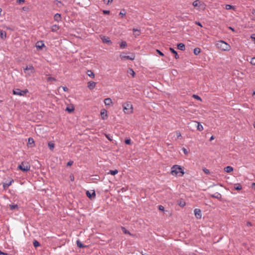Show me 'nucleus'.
Segmentation results:
<instances>
[{
    "label": "nucleus",
    "mask_w": 255,
    "mask_h": 255,
    "mask_svg": "<svg viewBox=\"0 0 255 255\" xmlns=\"http://www.w3.org/2000/svg\"><path fill=\"white\" fill-rule=\"evenodd\" d=\"M120 57L123 61L126 60H133L135 58V55L133 53H131L130 56H128L127 53L122 52L120 54Z\"/></svg>",
    "instance_id": "5"
},
{
    "label": "nucleus",
    "mask_w": 255,
    "mask_h": 255,
    "mask_svg": "<svg viewBox=\"0 0 255 255\" xmlns=\"http://www.w3.org/2000/svg\"><path fill=\"white\" fill-rule=\"evenodd\" d=\"M100 38L103 43H107L109 45L112 44V42L109 37L104 35H101Z\"/></svg>",
    "instance_id": "8"
},
{
    "label": "nucleus",
    "mask_w": 255,
    "mask_h": 255,
    "mask_svg": "<svg viewBox=\"0 0 255 255\" xmlns=\"http://www.w3.org/2000/svg\"><path fill=\"white\" fill-rule=\"evenodd\" d=\"M192 5L194 7H200L203 5V3L201 1H200L199 0H196L193 2Z\"/></svg>",
    "instance_id": "11"
},
{
    "label": "nucleus",
    "mask_w": 255,
    "mask_h": 255,
    "mask_svg": "<svg viewBox=\"0 0 255 255\" xmlns=\"http://www.w3.org/2000/svg\"><path fill=\"white\" fill-rule=\"evenodd\" d=\"M122 230L125 234L131 235L130 233L128 231L125 227H122Z\"/></svg>",
    "instance_id": "31"
},
{
    "label": "nucleus",
    "mask_w": 255,
    "mask_h": 255,
    "mask_svg": "<svg viewBox=\"0 0 255 255\" xmlns=\"http://www.w3.org/2000/svg\"><path fill=\"white\" fill-rule=\"evenodd\" d=\"M12 182H13V180H12L11 181H10V182H9V183H8V184H7V186H10V185H11V184Z\"/></svg>",
    "instance_id": "59"
},
{
    "label": "nucleus",
    "mask_w": 255,
    "mask_h": 255,
    "mask_svg": "<svg viewBox=\"0 0 255 255\" xmlns=\"http://www.w3.org/2000/svg\"><path fill=\"white\" fill-rule=\"evenodd\" d=\"M44 46V44L42 41H38L36 43V47L37 48L41 49Z\"/></svg>",
    "instance_id": "15"
},
{
    "label": "nucleus",
    "mask_w": 255,
    "mask_h": 255,
    "mask_svg": "<svg viewBox=\"0 0 255 255\" xmlns=\"http://www.w3.org/2000/svg\"><path fill=\"white\" fill-rule=\"evenodd\" d=\"M103 13H105V14H109L110 13V11L109 10H103Z\"/></svg>",
    "instance_id": "54"
},
{
    "label": "nucleus",
    "mask_w": 255,
    "mask_h": 255,
    "mask_svg": "<svg viewBox=\"0 0 255 255\" xmlns=\"http://www.w3.org/2000/svg\"><path fill=\"white\" fill-rule=\"evenodd\" d=\"M254 128H255V122L254 123Z\"/></svg>",
    "instance_id": "63"
},
{
    "label": "nucleus",
    "mask_w": 255,
    "mask_h": 255,
    "mask_svg": "<svg viewBox=\"0 0 255 255\" xmlns=\"http://www.w3.org/2000/svg\"><path fill=\"white\" fill-rule=\"evenodd\" d=\"M128 73L132 75V77L134 76L135 72L132 69H129L128 71Z\"/></svg>",
    "instance_id": "32"
},
{
    "label": "nucleus",
    "mask_w": 255,
    "mask_h": 255,
    "mask_svg": "<svg viewBox=\"0 0 255 255\" xmlns=\"http://www.w3.org/2000/svg\"><path fill=\"white\" fill-rule=\"evenodd\" d=\"M225 8L227 10H230V9L233 8V6L230 4H226L225 5Z\"/></svg>",
    "instance_id": "38"
},
{
    "label": "nucleus",
    "mask_w": 255,
    "mask_h": 255,
    "mask_svg": "<svg viewBox=\"0 0 255 255\" xmlns=\"http://www.w3.org/2000/svg\"><path fill=\"white\" fill-rule=\"evenodd\" d=\"M203 171L204 172L206 173V174H209L210 173V171L209 170H208V169H206V168H204L203 169Z\"/></svg>",
    "instance_id": "49"
},
{
    "label": "nucleus",
    "mask_w": 255,
    "mask_h": 255,
    "mask_svg": "<svg viewBox=\"0 0 255 255\" xmlns=\"http://www.w3.org/2000/svg\"><path fill=\"white\" fill-rule=\"evenodd\" d=\"M169 50L172 53H173L174 55H175V58L176 59H178L179 58V56L177 53V52L172 48H169Z\"/></svg>",
    "instance_id": "22"
},
{
    "label": "nucleus",
    "mask_w": 255,
    "mask_h": 255,
    "mask_svg": "<svg viewBox=\"0 0 255 255\" xmlns=\"http://www.w3.org/2000/svg\"><path fill=\"white\" fill-rule=\"evenodd\" d=\"M33 244L35 247H38L40 246V244L39 243V242L38 241H37L36 240H34L33 241Z\"/></svg>",
    "instance_id": "36"
},
{
    "label": "nucleus",
    "mask_w": 255,
    "mask_h": 255,
    "mask_svg": "<svg viewBox=\"0 0 255 255\" xmlns=\"http://www.w3.org/2000/svg\"><path fill=\"white\" fill-rule=\"evenodd\" d=\"M34 143V139L31 137H29L28 138V144H29V145L33 144Z\"/></svg>",
    "instance_id": "33"
},
{
    "label": "nucleus",
    "mask_w": 255,
    "mask_h": 255,
    "mask_svg": "<svg viewBox=\"0 0 255 255\" xmlns=\"http://www.w3.org/2000/svg\"><path fill=\"white\" fill-rule=\"evenodd\" d=\"M104 104L106 106H112L113 102L111 98H108L104 100Z\"/></svg>",
    "instance_id": "13"
},
{
    "label": "nucleus",
    "mask_w": 255,
    "mask_h": 255,
    "mask_svg": "<svg viewBox=\"0 0 255 255\" xmlns=\"http://www.w3.org/2000/svg\"><path fill=\"white\" fill-rule=\"evenodd\" d=\"M47 81H56V79L53 78V77H48L47 78Z\"/></svg>",
    "instance_id": "45"
},
{
    "label": "nucleus",
    "mask_w": 255,
    "mask_h": 255,
    "mask_svg": "<svg viewBox=\"0 0 255 255\" xmlns=\"http://www.w3.org/2000/svg\"><path fill=\"white\" fill-rule=\"evenodd\" d=\"M101 116L103 120H106L108 118L107 111L106 109H103L101 110Z\"/></svg>",
    "instance_id": "9"
},
{
    "label": "nucleus",
    "mask_w": 255,
    "mask_h": 255,
    "mask_svg": "<svg viewBox=\"0 0 255 255\" xmlns=\"http://www.w3.org/2000/svg\"><path fill=\"white\" fill-rule=\"evenodd\" d=\"M234 188L236 190H240L242 189V186L241 184H236L234 186Z\"/></svg>",
    "instance_id": "29"
},
{
    "label": "nucleus",
    "mask_w": 255,
    "mask_h": 255,
    "mask_svg": "<svg viewBox=\"0 0 255 255\" xmlns=\"http://www.w3.org/2000/svg\"><path fill=\"white\" fill-rule=\"evenodd\" d=\"M251 38L255 39V34L252 35Z\"/></svg>",
    "instance_id": "60"
},
{
    "label": "nucleus",
    "mask_w": 255,
    "mask_h": 255,
    "mask_svg": "<svg viewBox=\"0 0 255 255\" xmlns=\"http://www.w3.org/2000/svg\"><path fill=\"white\" fill-rule=\"evenodd\" d=\"M118 173V171L117 169L115 170H110L109 173L112 175H115Z\"/></svg>",
    "instance_id": "28"
},
{
    "label": "nucleus",
    "mask_w": 255,
    "mask_h": 255,
    "mask_svg": "<svg viewBox=\"0 0 255 255\" xmlns=\"http://www.w3.org/2000/svg\"><path fill=\"white\" fill-rule=\"evenodd\" d=\"M253 95H255V91H254V92H253Z\"/></svg>",
    "instance_id": "64"
},
{
    "label": "nucleus",
    "mask_w": 255,
    "mask_h": 255,
    "mask_svg": "<svg viewBox=\"0 0 255 255\" xmlns=\"http://www.w3.org/2000/svg\"><path fill=\"white\" fill-rule=\"evenodd\" d=\"M211 197L218 199H221L222 198L221 194L218 192H216L214 194L211 195Z\"/></svg>",
    "instance_id": "16"
},
{
    "label": "nucleus",
    "mask_w": 255,
    "mask_h": 255,
    "mask_svg": "<svg viewBox=\"0 0 255 255\" xmlns=\"http://www.w3.org/2000/svg\"><path fill=\"white\" fill-rule=\"evenodd\" d=\"M178 205L180 207H184L185 205V202L184 201H180L178 203Z\"/></svg>",
    "instance_id": "41"
},
{
    "label": "nucleus",
    "mask_w": 255,
    "mask_h": 255,
    "mask_svg": "<svg viewBox=\"0 0 255 255\" xmlns=\"http://www.w3.org/2000/svg\"><path fill=\"white\" fill-rule=\"evenodd\" d=\"M195 23H196L197 25H198L200 26V27H202V24H201L200 22H199V21H196V22H195Z\"/></svg>",
    "instance_id": "52"
},
{
    "label": "nucleus",
    "mask_w": 255,
    "mask_h": 255,
    "mask_svg": "<svg viewBox=\"0 0 255 255\" xmlns=\"http://www.w3.org/2000/svg\"><path fill=\"white\" fill-rule=\"evenodd\" d=\"M229 28H230V29H231L232 31H234V28H233L232 27H229Z\"/></svg>",
    "instance_id": "62"
},
{
    "label": "nucleus",
    "mask_w": 255,
    "mask_h": 255,
    "mask_svg": "<svg viewBox=\"0 0 255 255\" xmlns=\"http://www.w3.org/2000/svg\"><path fill=\"white\" fill-rule=\"evenodd\" d=\"M182 151H183L184 153L185 154V155H188V151H187V150L184 148V147H183L182 149Z\"/></svg>",
    "instance_id": "43"
},
{
    "label": "nucleus",
    "mask_w": 255,
    "mask_h": 255,
    "mask_svg": "<svg viewBox=\"0 0 255 255\" xmlns=\"http://www.w3.org/2000/svg\"><path fill=\"white\" fill-rule=\"evenodd\" d=\"M77 246L79 248H83L84 247V245H83V244L79 240L77 241Z\"/></svg>",
    "instance_id": "35"
},
{
    "label": "nucleus",
    "mask_w": 255,
    "mask_h": 255,
    "mask_svg": "<svg viewBox=\"0 0 255 255\" xmlns=\"http://www.w3.org/2000/svg\"><path fill=\"white\" fill-rule=\"evenodd\" d=\"M48 145L49 149L51 150H52V151L53 150L54 146H55V144L54 143V142L53 141L49 142L48 143Z\"/></svg>",
    "instance_id": "21"
},
{
    "label": "nucleus",
    "mask_w": 255,
    "mask_h": 255,
    "mask_svg": "<svg viewBox=\"0 0 255 255\" xmlns=\"http://www.w3.org/2000/svg\"><path fill=\"white\" fill-rule=\"evenodd\" d=\"M28 92L27 89H25L24 90H20L19 89H15L13 90L12 93L13 95H18L21 96H23L25 95Z\"/></svg>",
    "instance_id": "6"
},
{
    "label": "nucleus",
    "mask_w": 255,
    "mask_h": 255,
    "mask_svg": "<svg viewBox=\"0 0 255 255\" xmlns=\"http://www.w3.org/2000/svg\"><path fill=\"white\" fill-rule=\"evenodd\" d=\"M193 97L197 100H199L200 101L202 100L201 98L199 96H198L197 95H193Z\"/></svg>",
    "instance_id": "39"
},
{
    "label": "nucleus",
    "mask_w": 255,
    "mask_h": 255,
    "mask_svg": "<svg viewBox=\"0 0 255 255\" xmlns=\"http://www.w3.org/2000/svg\"><path fill=\"white\" fill-rule=\"evenodd\" d=\"M66 110L67 111H69V112H71V111H73V109H69V108H67Z\"/></svg>",
    "instance_id": "61"
},
{
    "label": "nucleus",
    "mask_w": 255,
    "mask_h": 255,
    "mask_svg": "<svg viewBox=\"0 0 255 255\" xmlns=\"http://www.w3.org/2000/svg\"><path fill=\"white\" fill-rule=\"evenodd\" d=\"M123 107L125 114L129 115L133 113V107L130 102H127L123 104Z\"/></svg>",
    "instance_id": "3"
},
{
    "label": "nucleus",
    "mask_w": 255,
    "mask_h": 255,
    "mask_svg": "<svg viewBox=\"0 0 255 255\" xmlns=\"http://www.w3.org/2000/svg\"><path fill=\"white\" fill-rule=\"evenodd\" d=\"M176 136H177V138L178 139H181L182 138V135H181V134L180 131H176Z\"/></svg>",
    "instance_id": "34"
},
{
    "label": "nucleus",
    "mask_w": 255,
    "mask_h": 255,
    "mask_svg": "<svg viewBox=\"0 0 255 255\" xmlns=\"http://www.w3.org/2000/svg\"><path fill=\"white\" fill-rule=\"evenodd\" d=\"M156 52L161 56H164V54L161 52L160 50L157 49L156 50Z\"/></svg>",
    "instance_id": "48"
},
{
    "label": "nucleus",
    "mask_w": 255,
    "mask_h": 255,
    "mask_svg": "<svg viewBox=\"0 0 255 255\" xmlns=\"http://www.w3.org/2000/svg\"><path fill=\"white\" fill-rule=\"evenodd\" d=\"M69 177H70V180H71V181H74V176L73 174H71L70 175Z\"/></svg>",
    "instance_id": "46"
},
{
    "label": "nucleus",
    "mask_w": 255,
    "mask_h": 255,
    "mask_svg": "<svg viewBox=\"0 0 255 255\" xmlns=\"http://www.w3.org/2000/svg\"><path fill=\"white\" fill-rule=\"evenodd\" d=\"M113 0H104L105 3L107 4H108L109 3L112 2Z\"/></svg>",
    "instance_id": "47"
},
{
    "label": "nucleus",
    "mask_w": 255,
    "mask_h": 255,
    "mask_svg": "<svg viewBox=\"0 0 255 255\" xmlns=\"http://www.w3.org/2000/svg\"><path fill=\"white\" fill-rule=\"evenodd\" d=\"M225 172L230 173L233 171V168L231 166H228L224 168Z\"/></svg>",
    "instance_id": "17"
},
{
    "label": "nucleus",
    "mask_w": 255,
    "mask_h": 255,
    "mask_svg": "<svg viewBox=\"0 0 255 255\" xmlns=\"http://www.w3.org/2000/svg\"><path fill=\"white\" fill-rule=\"evenodd\" d=\"M158 209L161 211H164V207L161 205L158 206Z\"/></svg>",
    "instance_id": "50"
},
{
    "label": "nucleus",
    "mask_w": 255,
    "mask_h": 255,
    "mask_svg": "<svg viewBox=\"0 0 255 255\" xmlns=\"http://www.w3.org/2000/svg\"><path fill=\"white\" fill-rule=\"evenodd\" d=\"M72 164H73V161H70L67 162V166H71Z\"/></svg>",
    "instance_id": "51"
},
{
    "label": "nucleus",
    "mask_w": 255,
    "mask_h": 255,
    "mask_svg": "<svg viewBox=\"0 0 255 255\" xmlns=\"http://www.w3.org/2000/svg\"><path fill=\"white\" fill-rule=\"evenodd\" d=\"M23 71L26 77L32 76L35 72V69L32 65H27L23 68Z\"/></svg>",
    "instance_id": "4"
},
{
    "label": "nucleus",
    "mask_w": 255,
    "mask_h": 255,
    "mask_svg": "<svg viewBox=\"0 0 255 255\" xmlns=\"http://www.w3.org/2000/svg\"><path fill=\"white\" fill-rule=\"evenodd\" d=\"M125 143L127 144H130L131 143V140L130 139L128 138V139H126L125 140Z\"/></svg>",
    "instance_id": "44"
},
{
    "label": "nucleus",
    "mask_w": 255,
    "mask_h": 255,
    "mask_svg": "<svg viewBox=\"0 0 255 255\" xmlns=\"http://www.w3.org/2000/svg\"><path fill=\"white\" fill-rule=\"evenodd\" d=\"M195 123L197 125V130H198L199 131L203 130V126L201 124H200V123H199V122H196Z\"/></svg>",
    "instance_id": "20"
},
{
    "label": "nucleus",
    "mask_w": 255,
    "mask_h": 255,
    "mask_svg": "<svg viewBox=\"0 0 255 255\" xmlns=\"http://www.w3.org/2000/svg\"><path fill=\"white\" fill-rule=\"evenodd\" d=\"M96 85V83L95 82H89L88 83V87L90 90H92L95 87Z\"/></svg>",
    "instance_id": "14"
},
{
    "label": "nucleus",
    "mask_w": 255,
    "mask_h": 255,
    "mask_svg": "<svg viewBox=\"0 0 255 255\" xmlns=\"http://www.w3.org/2000/svg\"><path fill=\"white\" fill-rule=\"evenodd\" d=\"M24 1V0H17V2L19 3H21V2H23Z\"/></svg>",
    "instance_id": "57"
},
{
    "label": "nucleus",
    "mask_w": 255,
    "mask_h": 255,
    "mask_svg": "<svg viewBox=\"0 0 255 255\" xmlns=\"http://www.w3.org/2000/svg\"><path fill=\"white\" fill-rule=\"evenodd\" d=\"M195 216L197 219H200L202 217L201 211L199 209H195L194 211Z\"/></svg>",
    "instance_id": "10"
},
{
    "label": "nucleus",
    "mask_w": 255,
    "mask_h": 255,
    "mask_svg": "<svg viewBox=\"0 0 255 255\" xmlns=\"http://www.w3.org/2000/svg\"><path fill=\"white\" fill-rule=\"evenodd\" d=\"M120 45V47L122 49H124L127 46V42L125 41H122V42H121Z\"/></svg>",
    "instance_id": "23"
},
{
    "label": "nucleus",
    "mask_w": 255,
    "mask_h": 255,
    "mask_svg": "<svg viewBox=\"0 0 255 255\" xmlns=\"http://www.w3.org/2000/svg\"><path fill=\"white\" fill-rule=\"evenodd\" d=\"M216 46L217 48L223 51H230L231 50V46L224 40H219L217 42Z\"/></svg>",
    "instance_id": "2"
},
{
    "label": "nucleus",
    "mask_w": 255,
    "mask_h": 255,
    "mask_svg": "<svg viewBox=\"0 0 255 255\" xmlns=\"http://www.w3.org/2000/svg\"><path fill=\"white\" fill-rule=\"evenodd\" d=\"M214 138H215L214 136L212 135L211 136V137L210 138V140L211 141V140H213Z\"/></svg>",
    "instance_id": "58"
},
{
    "label": "nucleus",
    "mask_w": 255,
    "mask_h": 255,
    "mask_svg": "<svg viewBox=\"0 0 255 255\" xmlns=\"http://www.w3.org/2000/svg\"><path fill=\"white\" fill-rule=\"evenodd\" d=\"M87 74L89 77H92L93 78H94L95 77L94 73L91 70H88L87 71Z\"/></svg>",
    "instance_id": "30"
},
{
    "label": "nucleus",
    "mask_w": 255,
    "mask_h": 255,
    "mask_svg": "<svg viewBox=\"0 0 255 255\" xmlns=\"http://www.w3.org/2000/svg\"><path fill=\"white\" fill-rule=\"evenodd\" d=\"M62 88L65 92H67L68 91V89L66 87H62Z\"/></svg>",
    "instance_id": "53"
},
{
    "label": "nucleus",
    "mask_w": 255,
    "mask_h": 255,
    "mask_svg": "<svg viewBox=\"0 0 255 255\" xmlns=\"http://www.w3.org/2000/svg\"><path fill=\"white\" fill-rule=\"evenodd\" d=\"M86 195L90 199L94 198L96 197V193L94 190L91 193L89 191L86 192Z\"/></svg>",
    "instance_id": "12"
},
{
    "label": "nucleus",
    "mask_w": 255,
    "mask_h": 255,
    "mask_svg": "<svg viewBox=\"0 0 255 255\" xmlns=\"http://www.w3.org/2000/svg\"><path fill=\"white\" fill-rule=\"evenodd\" d=\"M17 168L22 171H27L30 169V166L28 164L22 162L21 164L18 165Z\"/></svg>",
    "instance_id": "7"
},
{
    "label": "nucleus",
    "mask_w": 255,
    "mask_h": 255,
    "mask_svg": "<svg viewBox=\"0 0 255 255\" xmlns=\"http://www.w3.org/2000/svg\"><path fill=\"white\" fill-rule=\"evenodd\" d=\"M250 63L253 65H255V57L251 58Z\"/></svg>",
    "instance_id": "40"
},
{
    "label": "nucleus",
    "mask_w": 255,
    "mask_h": 255,
    "mask_svg": "<svg viewBox=\"0 0 255 255\" xmlns=\"http://www.w3.org/2000/svg\"><path fill=\"white\" fill-rule=\"evenodd\" d=\"M9 207H10V208L11 210H14L15 209H16L17 208L18 206L16 204H14V205H9Z\"/></svg>",
    "instance_id": "37"
},
{
    "label": "nucleus",
    "mask_w": 255,
    "mask_h": 255,
    "mask_svg": "<svg viewBox=\"0 0 255 255\" xmlns=\"http://www.w3.org/2000/svg\"><path fill=\"white\" fill-rule=\"evenodd\" d=\"M7 255V254L6 253H3L0 250V255Z\"/></svg>",
    "instance_id": "56"
},
{
    "label": "nucleus",
    "mask_w": 255,
    "mask_h": 255,
    "mask_svg": "<svg viewBox=\"0 0 255 255\" xmlns=\"http://www.w3.org/2000/svg\"><path fill=\"white\" fill-rule=\"evenodd\" d=\"M120 15H121L122 17H124L126 15V12H125V10H123V11H121L120 13Z\"/></svg>",
    "instance_id": "42"
},
{
    "label": "nucleus",
    "mask_w": 255,
    "mask_h": 255,
    "mask_svg": "<svg viewBox=\"0 0 255 255\" xmlns=\"http://www.w3.org/2000/svg\"><path fill=\"white\" fill-rule=\"evenodd\" d=\"M0 36L1 39H5L6 36V32L4 31L1 30L0 32Z\"/></svg>",
    "instance_id": "24"
},
{
    "label": "nucleus",
    "mask_w": 255,
    "mask_h": 255,
    "mask_svg": "<svg viewBox=\"0 0 255 255\" xmlns=\"http://www.w3.org/2000/svg\"><path fill=\"white\" fill-rule=\"evenodd\" d=\"M170 173L172 175L175 176H182L184 174V172L180 165H174L171 168Z\"/></svg>",
    "instance_id": "1"
},
{
    "label": "nucleus",
    "mask_w": 255,
    "mask_h": 255,
    "mask_svg": "<svg viewBox=\"0 0 255 255\" xmlns=\"http://www.w3.org/2000/svg\"><path fill=\"white\" fill-rule=\"evenodd\" d=\"M194 54L195 55H198L201 52V49L199 48H195L194 49Z\"/></svg>",
    "instance_id": "25"
},
{
    "label": "nucleus",
    "mask_w": 255,
    "mask_h": 255,
    "mask_svg": "<svg viewBox=\"0 0 255 255\" xmlns=\"http://www.w3.org/2000/svg\"><path fill=\"white\" fill-rule=\"evenodd\" d=\"M59 26L58 25L55 24L52 26L51 31L53 32H55V31H57L59 29Z\"/></svg>",
    "instance_id": "26"
},
{
    "label": "nucleus",
    "mask_w": 255,
    "mask_h": 255,
    "mask_svg": "<svg viewBox=\"0 0 255 255\" xmlns=\"http://www.w3.org/2000/svg\"><path fill=\"white\" fill-rule=\"evenodd\" d=\"M177 48L178 49L184 51L185 50V46L183 43H180L177 44Z\"/></svg>",
    "instance_id": "18"
},
{
    "label": "nucleus",
    "mask_w": 255,
    "mask_h": 255,
    "mask_svg": "<svg viewBox=\"0 0 255 255\" xmlns=\"http://www.w3.org/2000/svg\"><path fill=\"white\" fill-rule=\"evenodd\" d=\"M132 30L135 36H138L140 34V30L139 29L133 28Z\"/></svg>",
    "instance_id": "27"
},
{
    "label": "nucleus",
    "mask_w": 255,
    "mask_h": 255,
    "mask_svg": "<svg viewBox=\"0 0 255 255\" xmlns=\"http://www.w3.org/2000/svg\"><path fill=\"white\" fill-rule=\"evenodd\" d=\"M252 188L254 189L255 190V183H253L252 184Z\"/></svg>",
    "instance_id": "55"
},
{
    "label": "nucleus",
    "mask_w": 255,
    "mask_h": 255,
    "mask_svg": "<svg viewBox=\"0 0 255 255\" xmlns=\"http://www.w3.org/2000/svg\"><path fill=\"white\" fill-rule=\"evenodd\" d=\"M54 19L56 21H61V14L59 13H56L54 16Z\"/></svg>",
    "instance_id": "19"
}]
</instances>
